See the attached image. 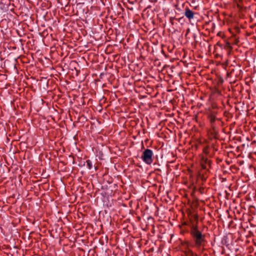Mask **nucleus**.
<instances>
[{"label":"nucleus","mask_w":256,"mask_h":256,"mask_svg":"<svg viewBox=\"0 0 256 256\" xmlns=\"http://www.w3.org/2000/svg\"><path fill=\"white\" fill-rule=\"evenodd\" d=\"M178 10L180 12H177V16L184 14L189 20H190L194 18V12L188 7L184 8V12H181V11L179 10V8H177V10Z\"/></svg>","instance_id":"obj_3"},{"label":"nucleus","mask_w":256,"mask_h":256,"mask_svg":"<svg viewBox=\"0 0 256 256\" xmlns=\"http://www.w3.org/2000/svg\"><path fill=\"white\" fill-rule=\"evenodd\" d=\"M179 240L181 242L182 244L184 245H186V246H188L187 244L184 242H182V239L180 238H179Z\"/></svg>","instance_id":"obj_16"},{"label":"nucleus","mask_w":256,"mask_h":256,"mask_svg":"<svg viewBox=\"0 0 256 256\" xmlns=\"http://www.w3.org/2000/svg\"><path fill=\"white\" fill-rule=\"evenodd\" d=\"M170 236H171V238H172L174 236V234H172Z\"/></svg>","instance_id":"obj_20"},{"label":"nucleus","mask_w":256,"mask_h":256,"mask_svg":"<svg viewBox=\"0 0 256 256\" xmlns=\"http://www.w3.org/2000/svg\"><path fill=\"white\" fill-rule=\"evenodd\" d=\"M234 70H232L230 71V72L228 73V76H230V77H232L233 76H234Z\"/></svg>","instance_id":"obj_13"},{"label":"nucleus","mask_w":256,"mask_h":256,"mask_svg":"<svg viewBox=\"0 0 256 256\" xmlns=\"http://www.w3.org/2000/svg\"><path fill=\"white\" fill-rule=\"evenodd\" d=\"M201 162H202V163L204 164H206L207 162H210V160H208L207 158L202 156L201 158Z\"/></svg>","instance_id":"obj_7"},{"label":"nucleus","mask_w":256,"mask_h":256,"mask_svg":"<svg viewBox=\"0 0 256 256\" xmlns=\"http://www.w3.org/2000/svg\"><path fill=\"white\" fill-rule=\"evenodd\" d=\"M187 225V222H184L182 224V225H178V227L180 230V234H184L186 232H188V230L186 226Z\"/></svg>","instance_id":"obj_4"},{"label":"nucleus","mask_w":256,"mask_h":256,"mask_svg":"<svg viewBox=\"0 0 256 256\" xmlns=\"http://www.w3.org/2000/svg\"><path fill=\"white\" fill-rule=\"evenodd\" d=\"M182 153H183L184 154H185V152H186V150H184V149H182Z\"/></svg>","instance_id":"obj_21"},{"label":"nucleus","mask_w":256,"mask_h":256,"mask_svg":"<svg viewBox=\"0 0 256 256\" xmlns=\"http://www.w3.org/2000/svg\"><path fill=\"white\" fill-rule=\"evenodd\" d=\"M180 16H180H177V20H178V22L182 24L185 21V18H184V17L183 16Z\"/></svg>","instance_id":"obj_9"},{"label":"nucleus","mask_w":256,"mask_h":256,"mask_svg":"<svg viewBox=\"0 0 256 256\" xmlns=\"http://www.w3.org/2000/svg\"><path fill=\"white\" fill-rule=\"evenodd\" d=\"M203 152L208 154V153H209V148H208V146H206V147H204L203 149Z\"/></svg>","instance_id":"obj_11"},{"label":"nucleus","mask_w":256,"mask_h":256,"mask_svg":"<svg viewBox=\"0 0 256 256\" xmlns=\"http://www.w3.org/2000/svg\"><path fill=\"white\" fill-rule=\"evenodd\" d=\"M174 70H175V68L174 66H172L170 68V70L172 72H174Z\"/></svg>","instance_id":"obj_17"},{"label":"nucleus","mask_w":256,"mask_h":256,"mask_svg":"<svg viewBox=\"0 0 256 256\" xmlns=\"http://www.w3.org/2000/svg\"><path fill=\"white\" fill-rule=\"evenodd\" d=\"M177 149H178V151H179L180 152L181 150H180V149H179V147H178V148H177Z\"/></svg>","instance_id":"obj_22"},{"label":"nucleus","mask_w":256,"mask_h":256,"mask_svg":"<svg viewBox=\"0 0 256 256\" xmlns=\"http://www.w3.org/2000/svg\"><path fill=\"white\" fill-rule=\"evenodd\" d=\"M87 167L89 170H90L92 168V164L90 160H87L86 161Z\"/></svg>","instance_id":"obj_8"},{"label":"nucleus","mask_w":256,"mask_h":256,"mask_svg":"<svg viewBox=\"0 0 256 256\" xmlns=\"http://www.w3.org/2000/svg\"><path fill=\"white\" fill-rule=\"evenodd\" d=\"M201 166L203 169L207 168L206 164H204L202 163V162H201Z\"/></svg>","instance_id":"obj_14"},{"label":"nucleus","mask_w":256,"mask_h":256,"mask_svg":"<svg viewBox=\"0 0 256 256\" xmlns=\"http://www.w3.org/2000/svg\"><path fill=\"white\" fill-rule=\"evenodd\" d=\"M172 84H174V81H173L172 82Z\"/></svg>","instance_id":"obj_24"},{"label":"nucleus","mask_w":256,"mask_h":256,"mask_svg":"<svg viewBox=\"0 0 256 256\" xmlns=\"http://www.w3.org/2000/svg\"><path fill=\"white\" fill-rule=\"evenodd\" d=\"M153 152L150 149L145 150L142 154V160L148 164H150L152 162V156Z\"/></svg>","instance_id":"obj_2"},{"label":"nucleus","mask_w":256,"mask_h":256,"mask_svg":"<svg viewBox=\"0 0 256 256\" xmlns=\"http://www.w3.org/2000/svg\"><path fill=\"white\" fill-rule=\"evenodd\" d=\"M181 135H182V134L178 133V136H181Z\"/></svg>","instance_id":"obj_23"},{"label":"nucleus","mask_w":256,"mask_h":256,"mask_svg":"<svg viewBox=\"0 0 256 256\" xmlns=\"http://www.w3.org/2000/svg\"><path fill=\"white\" fill-rule=\"evenodd\" d=\"M176 31V30L174 28H172V34L174 33Z\"/></svg>","instance_id":"obj_18"},{"label":"nucleus","mask_w":256,"mask_h":256,"mask_svg":"<svg viewBox=\"0 0 256 256\" xmlns=\"http://www.w3.org/2000/svg\"><path fill=\"white\" fill-rule=\"evenodd\" d=\"M211 162H212L210 161V162H207V164H208L210 168Z\"/></svg>","instance_id":"obj_19"},{"label":"nucleus","mask_w":256,"mask_h":256,"mask_svg":"<svg viewBox=\"0 0 256 256\" xmlns=\"http://www.w3.org/2000/svg\"><path fill=\"white\" fill-rule=\"evenodd\" d=\"M181 255L182 256H195L192 252L190 250H186L184 251H180Z\"/></svg>","instance_id":"obj_6"},{"label":"nucleus","mask_w":256,"mask_h":256,"mask_svg":"<svg viewBox=\"0 0 256 256\" xmlns=\"http://www.w3.org/2000/svg\"><path fill=\"white\" fill-rule=\"evenodd\" d=\"M174 20H175L174 18H170V22L172 23V25H174Z\"/></svg>","instance_id":"obj_15"},{"label":"nucleus","mask_w":256,"mask_h":256,"mask_svg":"<svg viewBox=\"0 0 256 256\" xmlns=\"http://www.w3.org/2000/svg\"><path fill=\"white\" fill-rule=\"evenodd\" d=\"M224 48H226L228 49V53L230 52V51L232 49V47L230 46V44L229 42H227L226 44V46H225Z\"/></svg>","instance_id":"obj_10"},{"label":"nucleus","mask_w":256,"mask_h":256,"mask_svg":"<svg viewBox=\"0 0 256 256\" xmlns=\"http://www.w3.org/2000/svg\"><path fill=\"white\" fill-rule=\"evenodd\" d=\"M208 118L212 126L214 124V123L215 121L216 120H218L216 118L215 115L212 114H208Z\"/></svg>","instance_id":"obj_5"},{"label":"nucleus","mask_w":256,"mask_h":256,"mask_svg":"<svg viewBox=\"0 0 256 256\" xmlns=\"http://www.w3.org/2000/svg\"><path fill=\"white\" fill-rule=\"evenodd\" d=\"M190 234L194 240L196 246L200 247L204 246V242H205V235L202 234L196 226L192 229Z\"/></svg>","instance_id":"obj_1"},{"label":"nucleus","mask_w":256,"mask_h":256,"mask_svg":"<svg viewBox=\"0 0 256 256\" xmlns=\"http://www.w3.org/2000/svg\"><path fill=\"white\" fill-rule=\"evenodd\" d=\"M178 94L180 95V98L178 99V101L179 102L180 100H181L182 102H184V100L183 96H181L180 94L178 92H177V96H176L177 99L178 98H179V96H178Z\"/></svg>","instance_id":"obj_12"},{"label":"nucleus","mask_w":256,"mask_h":256,"mask_svg":"<svg viewBox=\"0 0 256 256\" xmlns=\"http://www.w3.org/2000/svg\"><path fill=\"white\" fill-rule=\"evenodd\" d=\"M255 254L256 255V254Z\"/></svg>","instance_id":"obj_25"}]
</instances>
